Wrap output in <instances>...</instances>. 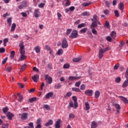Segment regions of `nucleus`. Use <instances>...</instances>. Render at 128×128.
Here are the masks:
<instances>
[{
  "label": "nucleus",
  "mask_w": 128,
  "mask_h": 128,
  "mask_svg": "<svg viewBox=\"0 0 128 128\" xmlns=\"http://www.w3.org/2000/svg\"><path fill=\"white\" fill-rule=\"evenodd\" d=\"M72 100H74V102H72V101H70L69 103V106H70V108H76L78 106L76 97V96H73L72 97Z\"/></svg>",
  "instance_id": "obj_1"
},
{
  "label": "nucleus",
  "mask_w": 128,
  "mask_h": 128,
  "mask_svg": "<svg viewBox=\"0 0 128 128\" xmlns=\"http://www.w3.org/2000/svg\"><path fill=\"white\" fill-rule=\"evenodd\" d=\"M110 50V48H107L104 50L102 48L100 49L98 54H99V58H100V60H102V56H104V54L106 52H108V50Z\"/></svg>",
  "instance_id": "obj_2"
},
{
  "label": "nucleus",
  "mask_w": 128,
  "mask_h": 128,
  "mask_svg": "<svg viewBox=\"0 0 128 128\" xmlns=\"http://www.w3.org/2000/svg\"><path fill=\"white\" fill-rule=\"evenodd\" d=\"M78 36V32L76 30H74L72 31L70 35L69 36L70 38H76Z\"/></svg>",
  "instance_id": "obj_3"
},
{
  "label": "nucleus",
  "mask_w": 128,
  "mask_h": 128,
  "mask_svg": "<svg viewBox=\"0 0 128 128\" xmlns=\"http://www.w3.org/2000/svg\"><path fill=\"white\" fill-rule=\"evenodd\" d=\"M68 41H66V38H64L62 44V48H68Z\"/></svg>",
  "instance_id": "obj_4"
},
{
  "label": "nucleus",
  "mask_w": 128,
  "mask_h": 128,
  "mask_svg": "<svg viewBox=\"0 0 128 128\" xmlns=\"http://www.w3.org/2000/svg\"><path fill=\"white\" fill-rule=\"evenodd\" d=\"M112 106L116 108L117 114H120V106L116 103L113 104Z\"/></svg>",
  "instance_id": "obj_5"
},
{
  "label": "nucleus",
  "mask_w": 128,
  "mask_h": 128,
  "mask_svg": "<svg viewBox=\"0 0 128 128\" xmlns=\"http://www.w3.org/2000/svg\"><path fill=\"white\" fill-rule=\"evenodd\" d=\"M19 116H21L20 118L22 120H28V113L24 112L22 114H20Z\"/></svg>",
  "instance_id": "obj_6"
},
{
  "label": "nucleus",
  "mask_w": 128,
  "mask_h": 128,
  "mask_svg": "<svg viewBox=\"0 0 128 128\" xmlns=\"http://www.w3.org/2000/svg\"><path fill=\"white\" fill-rule=\"evenodd\" d=\"M93 92L94 91L92 90H88L85 91L84 94H86V96H92Z\"/></svg>",
  "instance_id": "obj_7"
},
{
  "label": "nucleus",
  "mask_w": 128,
  "mask_h": 128,
  "mask_svg": "<svg viewBox=\"0 0 128 128\" xmlns=\"http://www.w3.org/2000/svg\"><path fill=\"white\" fill-rule=\"evenodd\" d=\"M82 78L81 76H70L68 77L69 80H80Z\"/></svg>",
  "instance_id": "obj_8"
},
{
  "label": "nucleus",
  "mask_w": 128,
  "mask_h": 128,
  "mask_svg": "<svg viewBox=\"0 0 128 128\" xmlns=\"http://www.w3.org/2000/svg\"><path fill=\"white\" fill-rule=\"evenodd\" d=\"M60 124H62V120L59 119L55 123V128H60Z\"/></svg>",
  "instance_id": "obj_9"
},
{
  "label": "nucleus",
  "mask_w": 128,
  "mask_h": 128,
  "mask_svg": "<svg viewBox=\"0 0 128 128\" xmlns=\"http://www.w3.org/2000/svg\"><path fill=\"white\" fill-rule=\"evenodd\" d=\"M34 16L35 18H38L40 16V12L38 9H36L34 11Z\"/></svg>",
  "instance_id": "obj_10"
},
{
  "label": "nucleus",
  "mask_w": 128,
  "mask_h": 128,
  "mask_svg": "<svg viewBox=\"0 0 128 128\" xmlns=\"http://www.w3.org/2000/svg\"><path fill=\"white\" fill-rule=\"evenodd\" d=\"M26 6H28V4L26 2H24L22 3V5L18 6V8L20 10H22L24 8H26Z\"/></svg>",
  "instance_id": "obj_11"
},
{
  "label": "nucleus",
  "mask_w": 128,
  "mask_h": 128,
  "mask_svg": "<svg viewBox=\"0 0 128 128\" xmlns=\"http://www.w3.org/2000/svg\"><path fill=\"white\" fill-rule=\"evenodd\" d=\"M40 76L38 74L32 76V78L34 82H38V80Z\"/></svg>",
  "instance_id": "obj_12"
},
{
  "label": "nucleus",
  "mask_w": 128,
  "mask_h": 128,
  "mask_svg": "<svg viewBox=\"0 0 128 128\" xmlns=\"http://www.w3.org/2000/svg\"><path fill=\"white\" fill-rule=\"evenodd\" d=\"M46 80H48V83L50 84L52 82V77H48V75H46L45 76Z\"/></svg>",
  "instance_id": "obj_13"
},
{
  "label": "nucleus",
  "mask_w": 128,
  "mask_h": 128,
  "mask_svg": "<svg viewBox=\"0 0 128 128\" xmlns=\"http://www.w3.org/2000/svg\"><path fill=\"white\" fill-rule=\"evenodd\" d=\"M119 98H121V100L124 104H128V100L126 97L122 96H119Z\"/></svg>",
  "instance_id": "obj_14"
},
{
  "label": "nucleus",
  "mask_w": 128,
  "mask_h": 128,
  "mask_svg": "<svg viewBox=\"0 0 128 128\" xmlns=\"http://www.w3.org/2000/svg\"><path fill=\"white\" fill-rule=\"evenodd\" d=\"M124 3L120 2L119 3V6H118V8L120 9V10H122V12H123V11L124 10Z\"/></svg>",
  "instance_id": "obj_15"
},
{
  "label": "nucleus",
  "mask_w": 128,
  "mask_h": 128,
  "mask_svg": "<svg viewBox=\"0 0 128 128\" xmlns=\"http://www.w3.org/2000/svg\"><path fill=\"white\" fill-rule=\"evenodd\" d=\"M52 96H54V92H50L46 94L45 98L46 99H48V98H52Z\"/></svg>",
  "instance_id": "obj_16"
},
{
  "label": "nucleus",
  "mask_w": 128,
  "mask_h": 128,
  "mask_svg": "<svg viewBox=\"0 0 128 128\" xmlns=\"http://www.w3.org/2000/svg\"><path fill=\"white\" fill-rule=\"evenodd\" d=\"M14 114L10 113V112H8L6 115V116L8 118V120H12V118H14Z\"/></svg>",
  "instance_id": "obj_17"
},
{
  "label": "nucleus",
  "mask_w": 128,
  "mask_h": 128,
  "mask_svg": "<svg viewBox=\"0 0 128 128\" xmlns=\"http://www.w3.org/2000/svg\"><path fill=\"white\" fill-rule=\"evenodd\" d=\"M63 4L65 6H70V0H64L63 2Z\"/></svg>",
  "instance_id": "obj_18"
},
{
  "label": "nucleus",
  "mask_w": 128,
  "mask_h": 128,
  "mask_svg": "<svg viewBox=\"0 0 128 128\" xmlns=\"http://www.w3.org/2000/svg\"><path fill=\"white\" fill-rule=\"evenodd\" d=\"M16 23H13L11 26L10 32H13L16 30Z\"/></svg>",
  "instance_id": "obj_19"
},
{
  "label": "nucleus",
  "mask_w": 128,
  "mask_h": 128,
  "mask_svg": "<svg viewBox=\"0 0 128 128\" xmlns=\"http://www.w3.org/2000/svg\"><path fill=\"white\" fill-rule=\"evenodd\" d=\"M96 26H98V23H96V22H92V24L90 26V28L92 30V29L94 28H96Z\"/></svg>",
  "instance_id": "obj_20"
},
{
  "label": "nucleus",
  "mask_w": 128,
  "mask_h": 128,
  "mask_svg": "<svg viewBox=\"0 0 128 128\" xmlns=\"http://www.w3.org/2000/svg\"><path fill=\"white\" fill-rule=\"evenodd\" d=\"M98 128V123L96 122L93 121L91 124V128Z\"/></svg>",
  "instance_id": "obj_21"
},
{
  "label": "nucleus",
  "mask_w": 128,
  "mask_h": 128,
  "mask_svg": "<svg viewBox=\"0 0 128 128\" xmlns=\"http://www.w3.org/2000/svg\"><path fill=\"white\" fill-rule=\"evenodd\" d=\"M100 96V92L99 90H96L94 94V98H98Z\"/></svg>",
  "instance_id": "obj_22"
},
{
  "label": "nucleus",
  "mask_w": 128,
  "mask_h": 128,
  "mask_svg": "<svg viewBox=\"0 0 128 128\" xmlns=\"http://www.w3.org/2000/svg\"><path fill=\"white\" fill-rule=\"evenodd\" d=\"M123 88H128V78L124 81L122 85Z\"/></svg>",
  "instance_id": "obj_23"
},
{
  "label": "nucleus",
  "mask_w": 128,
  "mask_h": 128,
  "mask_svg": "<svg viewBox=\"0 0 128 128\" xmlns=\"http://www.w3.org/2000/svg\"><path fill=\"white\" fill-rule=\"evenodd\" d=\"M17 96H18V102H22V100L24 98V96H22V95H21V94L20 93H18L17 94Z\"/></svg>",
  "instance_id": "obj_24"
},
{
  "label": "nucleus",
  "mask_w": 128,
  "mask_h": 128,
  "mask_svg": "<svg viewBox=\"0 0 128 128\" xmlns=\"http://www.w3.org/2000/svg\"><path fill=\"white\" fill-rule=\"evenodd\" d=\"M52 124H54V121L52 120H50L46 124L45 126H52Z\"/></svg>",
  "instance_id": "obj_25"
},
{
  "label": "nucleus",
  "mask_w": 128,
  "mask_h": 128,
  "mask_svg": "<svg viewBox=\"0 0 128 128\" xmlns=\"http://www.w3.org/2000/svg\"><path fill=\"white\" fill-rule=\"evenodd\" d=\"M54 88L56 90H58L59 88H62V84L60 83H58L57 84L54 85Z\"/></svg>",
  "instance_id": "obj_26"
},
{
  "label": "nucleus",
  "mask_w": 128,
  "mask_h": 128,
  "mask_svg": "<svg viewBox=\"0 0 128 128\" xmlns=\"http://www.w3.org/2000/svg\"><path fill=\"white\" fill-rule=\"evenodd\" d=\"M26 64H24L21 66V68L20 70V72H24V70H26Z\"/></svg>",
  "instance_id": "obj_27"
},
{
  "label": "nucleus",
  "mask_w": 128,
  "mask_h": 128,
  "mask_svg": "<svg viewBox=\"0 0 128 128\" xmlns=\"http://www.w3.org/2000/svg\"><path fill=\"white\" fill-rule=\"evenodd\" d=\"M14 56H16V52L14 50L11 51L10 56V58H14Z\"/></svg>",
  "instance_id": "obj_28"
},
{
  "label": "nucleus",
  "mask_w": 128,
  "mask_h": 128,
  "mask_svg": "<svg viewBox=\"0 0 128 128\" xmlns=\"http://www.w3.org/2000/svg\"><path fill=\"white\" fill-rule=\"evenodd\" d=\"M80 60H82V58L78 57V58H73V62H80Z\"/></svg>",
  "instance_id": "obj_29"
},
{
  "label": "nucleus",
  "mask_w": 128,
  "mask_h": 128,
  "mask_svg": "<svg viewBox=\"0 0 128 128\" xmlns=\"http://www.w3.org/2000/svg\"><path fill=\"white\" fill-rule=\"evenodd\" d=\"M72 90L73 92H80V90L77 88H72Z\"/></svg>",
  "instance_id": "obj_30"
},
{
  "label": "nucleus",
  "mask_w": 128,
  "mask_h": 128,
  "mask_svg": "<svg viewBox=\"0 0 128 128\" xmlns=\"http://www.w3.org/2000/svg\"><path fill=\"white\" fill-rule=\"evenodd\" d=\"M34 50L37 54H40V47L38 46L35 47Z\"/></svg>",
  "instance_id": "obj_31"
},
{
  "label": "nucleus",
  "mask_w": 128,
  "mask_h": 128,
  "mask_svg": "<svg viewBox=\"0 0 128 128\" xmlns=\"http://www.w3.org/2000/svg\"><path fill=\"white\" fill-rule=\"evenodd\" d=\"M85 106L86 108V110H88L90 108V104H88V102H85Z\"/></svg>",
  "instance_id": "obj_32"
},
{
  "label": "nucleus",
  "mask_w": 128,
  "mask_h": 128,
  "mask_svg": "<svg viewBox=\"0 0 128 128\" xmlns=\"http://www.w3.org/2000/svg\"><path fill=\"white\" fill-rule=\"evenodd\" d=\"M3 42H4V46H6V42H8V38H5L3 40Z\"/></svg>",
  "instance_id": "obj_33"
},
{
  "label": "nucleus",
  "mask_w": 128,
  "mask_h": 128,
  "mask_svg": "<svg viewBox=\"0 0 128 128\" xmlns=\"http://www.w3.org/2000/svg\"><path fill=\"white\" fill-rule=\"evenodd\" d=\"M110 36L112 38H115L116 36V33L115 32L112 31L110 34Z\"/></svg>",
  "instance_id": "obj_34"
},
{
  "label": "nucleus",
  "mask_w": 128,
  "mask_h": 128,
  "mask_svg": "<svg viewBox=\"0 0 128 128\" xmlns=\"http://www.w3.org/2000/svg\"><path fill=\"white\" fill-rule=\"evenodd\" d=\"M19 46L20 48H24V42L20 41L19 44Z\"/></svg>",
  "instance_id": "obj_35"
},
{
  "label": "nucleus",
  "mask_w": 128,
  "mask_h": 128,
  "mask_svg": "<svg viewBox=\"0 0 128 128\" xmlns=\"http://www.w3.org/2000/svg\"><path fill=\"white\" fill-rule=\"evenodd\" d=\"M72 28H68L66 31V36H69L70 34V33L72 32Z\"/></svg>",
  "instance_id": "obj_36"
},
{
  "label": "nucleus",
  "mask_w": 128,
  "mask_h": 128,
  "mask_svg": "<svg viewBox=\"0 0 128 128\" xmlns=\"http://www.w3.org/2000/svg\"><path fill=\"white\" fill-rule=\"evenodd\" d=\"M72 93L70 92H69L66 94L64 96V98H69V96H72Z\"/></svg>",
  "instance_id": "obj_37"
},
{
  "label": "nucleus",
  "mask_w": 128,
  "mask_h": 128,
  "mask_svg": "<svg viewBox=\"0 0 128 128\" xmlns=\"http://www.w3.org/2000/svg\"><path fill=\"white\" fill-rule=\"evenodd\" d=\"M36 97H33L30 99H29V102H36Z\"/></svg>",
  "instance_id": "obj_38"
},
{
  "label": "nucleus",
  "mask_w": 128,
  "mask_h": 128,
  "mask_svg": "<svg viewBox=\"0 0 128 128\" xmlns=\"http://www.w3.org/2000/svg\"><path fill=\"white\" fill-rule=\"evenodd\" d=\"M87 30L88 28H84L80 30V32H81V34H86Z\"/></svg>",
  "instance_id": "obj_39"
},
{
  "label": "nucleus",
  "mask_w": 128,
  "mask_h": 128,
  "mask_svg": "<svg viewBox=\"0 0 128 128\" xmlns=\"http://www.w3.org/2000/svg\"><path fill=\"white\" fill-rule=\"evenodd\" d=\"M82 15L84 16H90V12H82Z\"/></svg>",
  "instance_id": "obj_40"
},
{
  "label": "nucleus",
  "mask_w": 128,
  "mask_h": 128,
  "mask_svg": "<svg viewBox=\"0 0 128 128\" xmlns=\"http://www.w3.org/2000/svg\"><path fill=\"white\" fill-rule=\"evenodd\" d=\"M44 108L46 110H50V107L48 104H44Z\"/></svg>",
  "instance_id": "obj_41"
},
{
  "label": "nucleus",
  "mask_w": 128,
  "mask_h": 128,
  "mask_svg": "<svg viewBox=\"0 0 128 128\" xmlns=\"http://www.w3.org/2000/svg\"><path fill=\"white\" fill-rule=\"evenodd\" d=\"M92 32L93 34H95V36H98V31H96V28H93V29H91Z\"/></svg>",
  "instance_id": "obj_42"
},
{
  "label": "nucleus",
  "mask_w": 128,
  "mask_h": 128,
  "mask_svg": "<svg viewBox=\"0 0 128 128\" xmlns=\"http://www.w3.org/2000/svg\"><path fill=\"white\" fill-rule=\"evenodd\" d=\"M97 16H94V17H93V18L92 19V22H97V21H98V19L96 18Z\"/></svg>",
  "instance_id": "obj_43"
},
{
  "label": "nucleus",
  "mask_w": 128,
  "mask_h": 128,
  "mask_svg": "<svg viewBox=\"0 0 128 128\" xmlns=\"http://www.w3.org/2000/svg\"><path fill=\"white\" fill-rule=\"evenodd\" d=\"M46 6V4L44 3H40L38 4V6L40 8H42Z\"/></svg>",
  "instance_id": "obj_44"
},
{
  "label": "nucleus",
  "mask_w": 128,
  "mask_h": 128,
  "mask_svg": "<svg viewBox=\"0 0 128 128\" xmlns=\"http://www.w3.org/2000/svg\"><path fill=\"white\" fill-rule=\"evenodd\" d=\"M20 52L21 54H24L26 51H24V48H20Z\"/></svg>",
  "instance_id": "obj_45"
},
{
  "label": "nucleus",
  "mask_w": 128,
  "mask_h": 128,
  "mask_svg": "<svg viewBox=\"0 0 128 128\" xmlns=\"http://www.w3.org/2000/svg\"><path fill=\"white\" fill-rule=\"evenodd\" d=\"M92 2H90L88 3H82V5L83 6H90V4H92Z\"/></svg>",
  "instance_id": "obj_46"
},
{
  "label": "nucleus",
  "mask_w": 128,
  "mask_h": 128,
  "mask_svg": "<svg viewBox=\"0 0 128 128\" xmlns=\"http://www.w3.org/2000/svg\"><path fill=\"white\" fill-rule=\"evenodd\" d=\"M86 26V24L82 23L78 25V28H84V26Z\"/></svg>",
  "instance_id": "obj_47"
},
{
  "label": "nucleus",
  "mask_w": 128,
  "mask_h": 128,
  "mask_svg": "<svg viewBox=\"0 0 128 128\" xmlns=\"http://www.w3.org/2000/svg\"><path fill=\"white\" fill-rule=\"evenodd\" d=\"M6 70L8 72H10V71L12 70V66H8L6 68Z\"/></svg>",
  "instance_id": "obj_48"
},
{
  "label": "nucleus",
  "mask_w": 128,
  "mask_h": 128,
  "mask_svg": "<svg viewBox=\"0 0 128 128\" xmlns=\"http://www.w3.org/2000/svg\"><path fill=\"white\" fill-rule=\"evenodd\" d=\"M64 52V51L62 49H60L57 52V54L59 56H60V54H62V53Z\"/></svg>",
  "instance_id": "obj_49"
},
{
  "label": "nucleus",
  "mask_w": 128,
  "mask_h": 128,
  "mask_svg": "<svg viewBox=\"0 0 128 128\" xmlns=\"http://www.w3.org/2000/svg\"><path fill=\"white\" fill-rule=\"evenodd\" d=\"M7 22L9 26H12V18L10 17L7 20Z\"/></svg>",
  "instance_id": "obj_50"
},
{
  "label": "nucleus",
  "mask_w": 128,
  "mask_h": 128,
  "mask_svg": "<svg viewBox=\"0 0 128 128\" xmlns=\"http://www.w3.org/2000/svg\"><path fill=\"white\" fill-rule=\"evenodd\" d=\"M70 66V64H64L63 66L64 68H69Z\"/></svg>",
  "instance_id": "obj_51"
},
{
  "label": "nucleus",
  "mask_w": 128,
  "mask_h": 128,
  "mask_svg": "<svg viewBox=\"0 0 128 128\" xmlns=\"http://www.w3.org/2000/svg\"><path fill=\"white\" fill-rule=\"evenodd\" d=\"M20 14L23 16V18H26V16H28V14L24 12H21Z\"/></svg>",
  "instance_id": "obj_52"
},
{
  "label": "nucleus",
  "mask_w": 128,
  "mask_h": 128,
  "mask_svg": "<svg viewBox=\"0 0 128 128\" xmlns=\"http://www.w3.org/2000/svg\"><path fill=\"white\" fill-rule=\"evenodd\" d=\"M105 4L106 8H110V4L108 1H106L105 3Z\"/></svg>",
  "instance_id": "obj_53"
},
{
  "label": "nucleus",
  "mask_w": 128,
  "mask_h": 128,
  "mask_svg": "<svg viewBox=\"0 0 128 128\" xmlns=\"http://www.w3.org/2000/svg\"><path fill=\"white\" fill-rule=\"evenodd\" d=\"M6 52V48H0V54H4Z\"/></svg>",
  "instance_id": "obj_54"
},
{
  "label": "nucleus",
  "mask_w": 128,
  "mask_h": 128,
  "mask_svg": "<svg viewBox=\"0 0 128 128\" xmlns=\"http://www.w3.org/2000/svg\"><path fill=\"white\" fill-rule=\"evenodd\" d=\"M80 90H86V86H84V84H82L80 86Z\"/></svg>",
  "instance_id": "obj_55"
},
{
  "label": "nucleus",
  "mask_w": 128,
  "mask_h": 128,
  "mask_svg": "<svg viewBox=\"0 0 128 128\" xmlns=\"http://www.w3.org/2000/svg\"><path fill=\"white\" fill-rule=\"evenodd\" d=\"M2 110H3V112H4V114H6L8 112V108L7 107L4 108H3Z\"/></svg>",
  "instance_id": "obj_56"
},
{
  "label": "nucleus",
  "mask_w": 128,
  "mask_h": 128,
  "mask_svg": "<svg viewBox=\"0 0 128 128\" xmlns=\"http://www.w3.org/2000/svg\"><path fill=\"white\" fill-rule=\"evenodd\" d=\"M80 81H78V82H76L75 84V86H76L77 88H78L80 86Z\"/></svg>",
  "instance_id": "obj_57"
},
{
  "label": "nucleus",
  "mask_w": 128,
  "mask_h": 128,
  "mask_svg": "<svg viewBox=\"0 0 128 128\" xmlns=\"http://www.w3.org/2000/svg\"><path fill=\"white\" fill-rule=\"evenodd\" d=\"M116 82H117V84H118V82H120V78L118 77L116 78L115 80Z\"/></svg>",
  "instance_id": "obj_58"
},
{
  "label": "nucleus",
  "mask_w": 128,
  "mask_h": 128,
  "mask_svg": "<svg viewBox=\"0 0 128 128\" xmlns=\"http://www.w3.org/2000/svg\"><path fill=\"white\" fill-rule=\"evenodd\" d=\"M104 26H106V28H110V22L108 20L106 21Z\"/></svg>",
  "instance_id": "obj_59"
},
{
  "label": "nucleus",
  "mask_w": 128,
  "mask_h": 128,
  "mask_svg": "<svg viewBox=\"0 0 128 128\" xmlns=\"http://www.w3.org/2000/svg\"><path fill=\"white\" fill-rule=\"evenodd\" d=\"M114 14L116 16H117V18H118V16H120V14H118V10H116L114 11Z\"/></svg>",
  "instance_id": "obj_60"
},
{
  "label": "nucleus",
  "mask_w": 128,
  "mask_h": 128,
  "mask_svg": "<svg viewBox=\"0 0 128 128\" xmlns=\"http://www.w3.org/2000/svg\"><path fill=\"white\" fill-rule=\"evenodd\" d=\"M106 40H108V42H112V37L108 36L106 38Z\"/></svg>",
  "instance_id": "obj_61"
},
{
  "label": "nucleus",
  "mask_w": 128,
  "mask_h": 128,
  "mask_svg": "<svg viewBox=\"0 0 128 128\" xmlns=\"http://www.w3.org/2000/svg\"><path fill=\"white\" fill-rule=\"evenodd\" d=\"M28 126H30L29 128H34V123L32 122H30L28 124Z\"/></svg>",
  "instance_id": "obj_62"
},
{
  "label": "nucleus",
  "mask_w": 128,
  "mask_h": 128,
  "mask_svg": "<svg viewBox=\"0 0 128 128\" xmlns=\"http://www.w3.org/2000/svg\"><path fill=\"white\" fill-rule=\"evenodd\" d=\"M6 60H8V57L3 59V60L2 62V64H4L6 62Z\"/></svg>",
  "instance_id": "obj_63"
},
{
  "label": "nucleus",
  "mask_w": 128,
  "mask_h": 128,
  "mask_svg": "<svg viewBox=\"0 0 128 128\" xmlns=\"http://www.w3.org/2000/svg\"><path fill=\"white\" fill-rule=\"evenodd\" d=\"M26 58L24 54H22L21 56H20V60H24V58Z\"/></svg>",
  "instance_id": "obj_64"
}]
</instances>
